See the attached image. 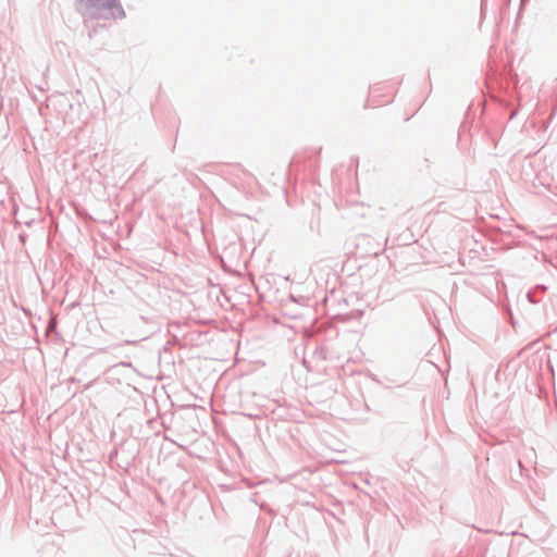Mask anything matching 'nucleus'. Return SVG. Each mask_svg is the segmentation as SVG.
<instances>
[{"instance_id": "nucleus-1", "label": "nucleus", "mask_w": 557, "mask_h": 557, "mask_svg": "<svg viewBox=\"0 0 557 557\" xmlns=\"http://www.w3.org/2000/svg\"><path fill=\"white\" fill-rule=\"evenodd\" d=\"M87 1L97 7H108V8H111V7L115 5V3H116V0H87Z\"/></svg>"}]
</instances>
